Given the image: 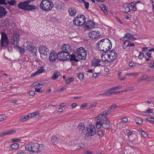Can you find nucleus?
Listing matches in <instances>:
<instances>
[{
    "label": "nucleus",
    "mask_w": 154,
    "mask_h": 154,
    "mask_svg": "<svg viewBox=\"0 0 154 154\" xmlns=\"http://www.w3.org/2000/svg\"><path fill=\"white\" fill-rule=\"evenodd\" d=\"M117 107V106L116 104H113L111 105L109 109L106 110L107 112V114H109L112 111L115 109Z\"/></svg>",
    "instance_id": "nucleus-23"
},
{
    "label": "nucleus",
    "mask_w": 154,
    "mask_h": 154,
    "mask_svg": "<svg viewBox=\"0 0 154 154\" xmlns=\"http://www.w3.org/2000/svg\"><path fill=\"white\" fill-rule=\"evenodd\" d=\"M35 91L38 92L42 93L43 91V88L42 87H40L39 88H35Z\"/></svg>",
    "instance_id": "nucleus-50"
},
{
    "label": "nucleus",
    "mask_w": 154,
    "mask_h": 154,
    "mask_svg": "<svg viewBox=\"0 0 154 154\" xmlns=\"http://www.w3.org/2000/svg\"><path fill=\"white\" fill-rule=\"evenodd\" d=\"M65 6V4L63 3L61 4V5H58V8L60 9H64Z\"/></svg>",
    "instance_id": "nucleus-58"
},
{
    "label": "nucleus",
    "mask_w": 154,
    "mask_h": 154,
    "mask_svg": "<svg viewBox=\"0 0 154 154\" xmlns=\"http://www.w3.org/2000/svg\"><path fill=\"white\" fill-rule=\"evenodd\" d=\"M145 54H146V56H148L149 58L152 57V56H151V53H150L149 52H146L145 53Z\"/></svg>",
    "instance_id": "nucleus-61"
},
{
    "label": "nucleus",
    "mask_w": 154,
    "mask_h": 154,
    "mask_svg": "<svg viewBox=\"0 0 154 154\" xmlns=\"http://www.w3.org/2000/svg\"><path fill=\"white\" fill-rule=\"evenodd\" d=\"M56 102L55 101H51L50 103V105L52 106H55L56 104Z\"/></svg>",
    "instance_id": "nucleus-64"
},
{
    "label": "nucleus",
    "mask_w": 154,
    "mask_h": 154,
    "mask_svg": "<svg viewBox=\"0 0 154 154\" xmlns=\"http://www.w3.org/2000/svg\"><path fill=\"white\" fill-rule=\"evenodd\" d=\"M146 120L149 121L150 123H152L154 121V118L150 116H148Z\"/></svg>",
    "instance_id": "nucleus-44"
},
{
    "label": "nucleus",
    "mask_w": 154,
    "mask_h": 154,
    "mask_svg": "<svg viewBox=\"0 0 154 154\" xmlns=\"http://www.w3.org/2000/svg\"><path fill=\"white\" fill-rule=\"evenodd\" d=\"M7 118V116L4 115H0V122L5 120Z\"/></svg>",
    "instance_id": "nucleus-47"
},
{
    "label": "nucleus",
    "mask_w": 154,
    "mask_h": 154,
    "mask_svg": "<svg viewBox=\"0 0 154 154\" xmlns=\"http://www.w3.org/2000/svg\"><path fill=\"white\" fill-rule=\"evenodd\" d=\"M14 48H17L21 55L23 54L25 52V49L24 48L22 47H20L18 45H16L14 46Z\"/></svg>",
    "instance_id": "nucleus-25"
},
{
    "label": "nucleus",
    "mask_w": 154,
    "mask_h": 154,
    "mask_svg": "<svg viewBox=\"0 0 154 154\" xmlns=\"http://www.w3.org/2000/svg\"><path fill=\"white\" fill-rule=\"evenodd\" d=\"M85 127L84 124L81 123L79 124L78 126V131L79 132H80L82 134L83 132L84 133V131H85Z\"/></svg>",
    "instance_id": "nucleus-19"
},
{
    "label": "nucleus",
    "mask_w": 154,
    "mask_h": 154,
    "mask_svg": "<svg viewBox=\"0 0 154 154\" xmlns=\"http://www.w3.org/2000/svg\"><path fill=\"white\" fill-rule=\"evenodd\" d=\"M97 133L98 136L101 137H102L103 136V132L100 130H98L97 132Z\"/></svg>",
    "instance_id": "nucleus-49"
},
{
    "label": "nucleus",
    "mask_w": 154,
    "mask_h": 154,
    "mask_svg": "<svg viewBox=\"0 0 154 154\" xmlns=\"http://www.w3.org/2000/svg\"><path fill=\"white\" fill-rule=\"evenodd\" d=\"M76 51L77 55H79V53L81 54V53H82L84 52H86V51H85L83 48L81 47L77 49Z\"/></svg>",
    "instance_id": "nucleus-32"
},
{
    "label": "nucleus",
    "mask_w": 154,
    "mask_h": 154,
    "mask_svg": "<svg viewBox=\"0 0 154 154\" xmlns=\"http://www.w3.org/2000/svg\"><path fill=\"white\" fill-rule=\"evenodd\" d=\"M86 135L89 136H93L96 133V130L95 127L93 125H89L87 129L85 130Z\"/></svg>",
    "instance_id": "nucleus-8"
},
{
    "label": "nucleus",
    "mask_w": 154,
    "mask_h": 154,
    "mask_svg": "<svg viewBox=\"0 0 154 154\" xmlns=\"http://www.w3.org/2000/svg\"><path fill=\"white\" fill-rule=\"evenodd\" d=\"M141 134L142 136L144 138H146L147 137V133L143 131H141Z\"/></svg>",
    "instance_id": "nucleus-53"
},
{
    "label": "nucleus",
    "mask_w": 154,
    "mask_h": 154,
    "mask_svg": "<svg viewBox=\"0 0 154 154\" xmlns=\"http://www.w3.org/2000/svg\"><path fill=\"white\" fill-rule=\"evenodd\" d=\"M135 122L137 124H141L143 122L142 119L139 117H137L135 119Z\"/></svg>",
    "instance_id": "nucleus-36"
},
{
    "label": "nucleus",
    "mask_w": 154,
    "mask_h": 154,
    "mask_svg": "<svg viewBox=\"0 0 154 154\" xmlns=\"http://www.w3.org/2000/svg\"><path fill=\"white\" fill-rule=\"evenodd\" d=\"M130 11V9L128 6H123L122 8V11L123 12L128 13Z\"/></svg>",
    "instance_id": "nucleus-35"
},
{
    "label": "nucleus",
    "mask_w": 154,
    "mask_h": 154,
    "mask_svg": "<svg viewBox=\"0 0 154 154\" xmlns=\"http://www.w3.org/2000/svg\"><path fill=\"white\" fill-rule=\"evenodd\" d=\"M144 57V54L143 53H140L138 56V58L141 60H142L143 58Z\"/></svg>",
    "instance_id": "nucleus-59"
},
{
    "label": "nucleus",
    "mask_w": 154,
    "mask_h": 154,
    "mask_svg": "<svg viewBox=\"0 0 154 154\" xmlns=\"http://www.w3.org/2000/svg\"><path fill=\"white\" fill-rule=\"evenodd\" d=\"M70 60L71 62L72 61H75L76 62H78L79 61V60L76 59V55L74 54L69 55Z\"/></svg>",
    "instance_id": "nucleus-29"
},
{
    "label": "nucleus",
    "mask_w": 154,
    "mask_h": 154,
    "mask_svg": "<svg viewBox=\"0 0 154 154\" xmlns=\"http://www.w3.org/2000/svg\"><path fill=\"white\" fill-rule=\"evenodd\" d=\"M61 49L62 51H64V52L68 53H69V52L71 50L70 45L67 44L64 45L61 47Z\"/></svg>",
    "instance_id": "nucleus-16"
},
{
    "label": "nucleus",
    "mask_w": 154,
    "mask_h": 154,
    "mask_svg": "<svg viewBox=\"0 0 154 154\" xmlns=\"http://www.w3.org/2000/svg\"><path fill=\"white\" fill-rule=\"evenodd\" d=\"M58 78V71L55 70L52 75L51 77V79L53 80H55Z\"/></svg>",
    "instance_id": "nucleus-30"
},
{
    "label": "nucleus",
    "mask_w": 154,
    "mask_h": 154,
    "mask_svg": "<svg viewBox=\"0 0 154 154\" xmlns=\"http://www.w3.org/2000/svg\"><path fill=\"white\" fill-rule=\"evenodd\" d=\"M13 67L15 70L16 71L19 70L21 68V65L20 63L17 62L14 63L13 64Z\"/></svg>",
    "instance_id": "nucleus-24"
},
{
    "label": "nucleus",
    "mask_w": 154,
    "mask_h": 154,
    "mask_svg": "<svg viewBox=\"0 0 154 154\" xmlns=\"http://www.w3.org/2000/svg\"><path fill=\"white\" fill-rule=\"evenodd\" d=\"M6 0H0V5H7V3L6 2Z\"/></svg>",
    "instance_id": "nucleus-56"
},
{
    "label": "nucleus",
    "mask_w": 154,
    "mask_h": 154,
    "mask_svg": "<svg viewBox=\"0 0 154 154\" xmlns=\"http://www.w3.org/2000/svg\"><path fill=\"white\" fill-rule=\"evenodd\" d=\"M54 6L51 0H42L40 4V8L44 11L48 12L51 11Z\"/></svg>",
    "instance_id": "nucleus-2"
},
{
    "label": "nucleus",
    "mask_w": 154,
    "mask_h": 154,
    "mask_svg": "<svg viewBox=\"0 0 154 154\" xmlns=\"http://www.w3.org/2000/svg\"><path fill=\"white\" fill-rule=\"evenodd\" d=\"M7 13L6 9L2 6H0V18L5 17Z\"/></svg>",
    "instance_id": "nucleus-15"
},
{
    "label": "nucleus",
    "mask_w": 154,
    "mask_h": 154,
    "mask_svg": "<svg viewBox=\"0 0 154 154\" xmlns=\"http://www.w3.org/2000/svg\"><path fill=\"white\" fill-rule=\"evenodd\" d=\"M107 112L106 111L102 112L101 113L98 115V118L99 119H100L102 118H103V119L106 118V115H108L107 114Z\"/></svg>",
    "instance_id": "nucleus-26"
},
{
    "label": "nucleus",
    "mask_w": 154,
    "mask_h": 154,
    "mask_svg": "<svg viewBox=\"0 0 154 154\" xmlns=\"http://www.w3.org/2000/svg\"><path fill=\"white\" fill-rule=\"evenodd\" d=\"M74 78L73 77H70L67 79L66 81V84H69L72 82L74 80Z\"/></svg>",
    "instance_id": "nucleus-42"
},
{
    "label": "nucleus",
    "mask_w": 154,
    "mask_h": 154,
    "mask_svg": "<svg viewBox=\"0 0 154 154\" xmlns=\"http://www.w3.org/2000/svg\"><path fill=\"white\" fill-rule=\"evenodd\" d=\"M26 50L31 51L32 53L35 54L37 52L36 48L35 47L32 46L30 44L27 45Z\"/></svg>",
    "instance_id": "nucleus-17"
},
{
    "label": "nucleus",
    "mask_w": 154,
    "mask_h": 154,
    "mask_svg": "<svg viewBox=\"0 0 154 154\" xmlns=\"http://www.w3.org/2000/svg\"><path fill=\"white\" fill-rule=\"evenodd\" d=\"M51 141L52 143L55 145H56L58 143V139L57 137L54 136L52 137Z\"/></svg>",
    "instance_id": "nucleus-33"
},
{
    "label": "nucleus",
    "mask_w": 154,
    "mask_h": 154,
    "mask_svg": "<svg viewBox=\"0 0 154 154\" xmlns=\"http://www.w3.org/2000/svg\"><path fill=\"white\" fill-rule=\"evenodd\" d=\"M57 58L58 54H57L54 51H53L51 52L49 57V60L50 61H54Z\"/></svg>",
    "instance_id": "nucleus-13"
},
{
    "label": "nucleus",
    "mask_w": 154,
    "mask_h": 154,
    "mask_svg": "<svg viewBox=\"0 0 154 154\" xmlns=\"http://www.w3.org/2000/svg\"><path fill=\"white\" fill-rule=\"evenodd\" d=\"M30 95L32 96H34L35 94V91L33 90H31L29 92V93Z\"/></svg>",
    "instance_id": "nucleus-60"
},
{
    "label": "nucleus",
    "mask_w": 154,
    "mask_h": 154,
    "mask_svg": "<svg viewBox=\"0 0 154 154\" xmlns=\"http://www.w3.org/2000/svg\"><path fill=\"white\" fill-rule=\"evenodd\" d=\"M86 24L87 26V28L88 27H90L94 28L95 26V24L91 20L88 21Z\"/></svg>",
    "instance_id": "nucleus-28"
},
{
    "label": "nucleus",
    "mask_w": 154,
    "mask_h": 154,
    "mask_svg": "<svg viewBox=\"0 0 154 154\" xmlns=\"http://www.w3.org/2000/svg\"><path fill=\"white\" fill-rule=\"evenodd\" d=\"M39 114V112L38 111L33 112L32 113H30L29 116H30V117H32L34 116L37 115Z\"/></svg>",
    "instance_id": "nucleus-52"
},
{
    "label": "nucleus",
    "mask_w": 154,
    "mask_h": 154,
    "mask_svg": "<svg viewBox=\"0 0 154 154\" xmlns=\"http://www.w3.org/2000/svg\"><path fill=\"white\" fill-rule=\"evenodd\" d=\"M101 9L103 12L104 14L105 15H107L108 14V12H107V10H106V6L105 5H103V4H102L100 5V6Z\"/></svg>",
    "instance_id": "nucleus-31"
},
{
    "label": "nucleus",
    "mask_w": 154,
    "mask_h": 154,
    "mask_svg": "<svg viewBox=\"0 0 154 154\" xmlns=\"http://www.w3.org/2000/svg\"><path fill=\"white\" fill-rule=\"evenodd\" d=\"M102 127L106 130L108 129L110 126V121L107 118L101 119Z\"/></svg>",
    "instance_id": "nucleus-9"
},
{
    "label": "nucleus",
    "mask_w": 154,
    "mask_h": 154,
    "mask_svg": "<svg viewBox=\"0 0 154 154\" xmlns=\"http://www.w3.org/2000/svg\"><path fill=\"white\" fill-rule=\"evenodd\" d=\"M19 146V144L17 143H15L12 144L11 147L12 149L15 150L17 149Z\"/></svg>",
    "instance_id": "nucleus-34"
},
{
    "label": "nucleus",
    "mask_w": 154,
    "mask_h": 154,
    "mask_svg": "<svg viewBox=\"0 0 154 154\" xmlns=\"http://www.w3.org/2000/svg\"><path fill=\"white\" fill-rule=\"evenodd\" d=\"M39 144L37 143H30L25 146V149L32 153L40 152L41 150L39 149Z\"/></svg>",
    "instance_id": "nucleus-3"
},
{
    "label": "nucleus",
    "mask_w": 154,
    "mask_h": 154,
    "mask_svg": "<svg viewBox=\"0 0 154 154\" xmlns=\"http://www.w3.org/2000/svg\"><path fill=\"white\" fill-rule=\"evenodd\" d=\"M134 89V87H129L127 88V89L125 90H124L121 91V92L122 93H123L125 92H128L131 91L133 90Z\"/></svg>",
    "instance_id": "nucleus-39"
},
{
    "label": "nucleus",
    "mask_w": 154,
    "mask_h": 154,
    "mask_svg": "<svg viewBox=\"0 0 154 154\" xmlns=\"http://www.w3.org/2000/svg\"><path fill=\"white\" fill-rule=\"evenodd\" d=\"M77 10L74 8H69L68 12L69 13V15L71 16H75L76 15L77 13Z\"/></svg>",
    "instance_id": "nucleus-21"
},
{
    "label": "nucleus",
    "mask_w": 154,
    "mask_h": 154,
    "mask_svg": "<svg viewBox=\"0 0 154 154\" xmlns=\"http://www.w3.org/2000/svg\"><path fill=\"white\" fill-rule=\"evenodd\" d=\"M87 52L86 51L82 53H81L79 55H77V57L79 58L80 59H82L83 60H85L86 59L87 57Z\"/></svg>",
    "instance_id": "nucleus-20"
},
{
    "label": "nucleus",
    "mask_w": 154,
    "mask_h": 154,
    "mask_svg": "<svg viewBox=\"0 0 154 154\" xmlns=\"http://www.w3.org/2000/svg\"><path fill=\"white\" fill-rule=\"evenodd\" d=\"M97 48L99 50L107 51L112 47L111 42L109 39L105 38L99 41L96 44Z\"/></svg>",
    "instance_id": "nucleus-1"
},
{
    "label": "nucleus",
    "mask_w": 154,
    "mask_h": 154,
    "mask_svg": "<svg viewBox=\"0 0 154 154\" xmlns=\"http://www.w3.org/2000/svg\"><path fill=\"white\" fill-rule=\"evenodd\" d=\"M48 51V49L45 45H40L39 48V51L40 54H42L43 55H47Z\"/></svg>",
    "instance_id": "nucleus-10"
},
{
    "label": "nucleus",
    "mask_w": 154,
    "mask_h": 154,
    "mask_svg": "<svg viewBox=\"0 0 154 154\" xmlns=\"http://www.w3.org/2000/svg\"><path fill=\"white\" fill-rule=\"evenodd\" d=\"M97 103L95 102L93 103H88V105L89 106V108L91 107H94L96 106V104Z\"/></svg>",
    "instance_id": "nucleus-48"
},
{
    "label": "nucleus",
    "mask_w": 154,
    "mask_h": 154,
    "mask_svg": "<svg viewBox=\"0 0 154 154\" xmlns=\"http://www.w3.org/2000/svg\"><path fill=\"white\" fill-rule=\"evenodd\" d=\"M85 6V8L88 9L89 8V3L88 2H84Z\"/></svg>",
    "instance_id": "nucleus-57"
},
{
    "label": "nucleus",
    "mask_w": 154,
    "mask_h": 154,
    "mask_svg": "<svg viewBox=\"0 0 154 154\" xmlns=\"http://www.w3.org/2000/svg\"><path fill=\"white\" fill-rule=\"evenodd\" d=\"M17 2V1L15 0H11L10 1L8 0L7 3V4H8L11 6H13L16 4V3Z\"/></svg>",
    "instance_id": "nucleus-38"
},
{
    "label": "nucleus",
    "mask_w": 154,
    "mask_h": 154,
    "mask_svg": "<svg viewBox=\"0 0 154 154\" xmlns=\"http://www.w3.org/2000/svg\"><path fill=\"white\" fill-rule=\"evenodd\" d=\"M148 79L149 81H154V76H152L149 77Z\"/></svg>",
    "instance_id": "nucleus-63"
},
{
    "label": "nucleus",
    "mask_w": 154,
    "mask_h": 154,
    "mask_svg": "<svg viewBox=\"0 0 154 154\" xmlns=\"http://www.w3.org/2000/svg\"><path fill=\"white\" fill-rule=\"evenodd\" d=\"M16 132V131L14 130L7 131L5 132H2L0 133V138L3 136L8 134H11L14 133Z\"/></svg>",
    "instance_id": "nucleus-18"
},
{
    "label": "nucleus",
    "mask_w": 154,
    "mask_h": 154,
    "mask_svg": "<svg viewBox=\"0 0 154 154\" xmlns=\"http://www.w3.org/2000/svg\"><path fill=\"white\" fill-rule=\"evenodd\" d=\"M78 77L81 80H82L84 76V75L83 73H80L78 75Z\"/></svg>",
    "instance_id": "nucleus-51"
},
{
    "label": "nucleus",
    "mask_w": 154,
    "mask_h": 154,
    "mask_svg": "<svg viewBox=\"0 0 154 154\" xmlns=\"http://www.w3.org/2000/svg\"><path fill=\"white\" fill-rule=\"evenodd\" d=\"M125 37L127 38L126 40H131L134 41L136 40V38L133 36V35L130 34L129 33H126L125 35Z\"/></svg>",
    "instance_id": "nucleus-22"
},
{
    "label": "nucleus",
    "mask_w": 154,
    "mask_h": 154,
    "mask_svg": "<svg viewBox=\"0 0 154 154\" xmlns=\"http://www.w3.org/2000/svg\"><path fill=\"white\" fill-rule=\"evenodd\" d=\"M110 54L111 56V58H110V60L107 61L108 62H111V61H113L116 59L117 54L116 52H112V53H110Z\"/></svg>",
    "instance_id": "nucleus-27"
},
{
    "label": "nucleus",
    "mask_w": 154,
    "mask_h": 154,
    "mask_svg": "<svg viewBox=\"0 0 154 154\" xmlns=\"http://www.w3.org/2000/svg\"><path fill=\"white\" fill-rule=\"evenodd\" d=\"M134 44L133 42L128 40H126L122 44V48L124 49H126L127 48L134 46Z\"/></svg>",
    "instance_id": "nucleus-11"
},
{
    "label": "nucleus",
    "mask_w": 154,
    "mask_h": 154,
    "mask_svg": "<svg viewBox=\"0 0 154 154\" xmlns=\"http://www.w3.org/2000/svg\"><path fill=\"white\" fill-rule=\"evenodd\" d=\"M1 45L3 47H7L9 44V41L7 35L4 32H1Z\"/></svg>",
    "instance_id": "nucleus-6"
},
{
    "label": "nucleus",
    "mask_w": 154,
    "mask_h": 154,
    "mask_svg": "<svg viewBox=\"0 0 154 154\" xmlns=\"http://www.w3.org/2000/svg\"><path fill=\"white\" fill-rule=\"evenodd\" d=\"M104 94L107 96H109L110 95L113 94L112 92H110V91H109L108 89V91H106L104 93Z\"/></svg>",
    "instance_id": "nucleus-55"
},
{
    "label": "nucleus",
    "mask_w": 154,
    "mask_h": 154,
    "mask_svg": "<svg viewBox=\"0 0 154 154\" xmlns=\"http://www.w3.org/2000/svg\"><path fill=\"white\" fill-rule=\"evenodd\" d=\"M149 66L154 71V60L149 63Z\"/></svg>",
    "instance_id": "nucleus-46"
},
{
    "label": "nucleus",
    "mask_w": 154,
    "mask_h": 154,
    "mask_svg": "<svg viewBox=\"0 0 154 154\" xmlns=\"http://www.w3.org/2000/svg\"><path fill=\"white\" fill-rule=\"evenodd\" d=\"M29 117V115H25V116H23L20 118V121H22L23 122L27 120Z\"/></svg>",
    "instance_id": "nucleus-37"
},
{
    "label": "nucleus",
    "mask_w": 154,
    "mask_h": 154,
    "mask_svg": "<svg viewBox=\"0 0 154 154\" xmlns=\"http://www.w3.org/2000/svg\"><path fill=\"white\" fill-rule=\"evenodd\" d=\"M44 71V70L43 69V67H40V69H38L36 72L38 74L42 73Z\"/></svg>",
    "instance_id": "nucleus-54"
},
{
    "label": "nucleus",
    "mask_w": 154,
    "mask_h": 154,
    "mask_svg": "<svg viewBox=\"0 0 154 154\" xmlns=\"http://www.w3.org/2000/svg\"><path fill=\"white\" fill-rule=\"evenodd\" d=\"M4 23L6 27H8L10 25V22L8 19H6L4 20Z\"/></svg>",
    "instance_id": "nucleus-41"
},
{
    "label": "nucleus",
    "mask_w": 154,
    "mask_h": 154,
    "mask_svg": "<svg viewBox=\"0 0 154 154\" xmlns=\"http://www.w3.org/2000/svg\"><path fill=\"white\" fill-rule=\"evenodd\" d=\"M13 42H12L13 45H17L18 44L19 40V36L18 34H16L13 36Z\"/></svg>",
    "instance_id": "nucleus-14"
},
{
    "label": "nucleus",
    "mask_w": 154,
    "mask_h": 154,
    "mask_svg": "<svg viewBox=\"0 0 154 154\" xmlns=\"http://www.w3.org/2000/svg\"><path fill=\"white\" fill-rule=\"evenodd\" d=\"M89 35H91L92 39H95L100 38L101 35L100 32L96 31H92L89 33Z\"/></svg>",
    "instance_id": "nucleus-12"
},
{
    "label": "nucleus",
    "mask_w": 154,
    "mask_h": 154,
    "mask_svg": "<svg viewBox=\"0 0 154 154\" xmlns=\"http://www.w3.org/2000/svg\"><path fill=\"white\" fill-rule=\"evenodd\" d=\"M91 65L92 66H101L100 64H98L97 63V62L96 61V60H94L91 62Z\"/></svg>",
    "instance_id": "nucleus-45"
},
{
    "label": "nucleus",
    "mask_w": 154,
    "mask_h": 154,
    "mask_svg": "<svg viewBox=\"0 0 154 154\" xmlns=\"http://www.w3.org/2000/svg\"><path fill=\"white\" fill-rule=\"evenodd\" d=\"M70 59L69 54L64 52V51L58 52V60L61 61L68 60Z\"/></svg>",
    "instance_id": "nucleus-7"
},
{
    "label": "nucleus",
    "mask_w": 154,
    "mask_h": 154,
    "mask_svg": "<svg viewBox=\"0 0 154 154\" xmlns=\"http://www.w3.org/2000/svg\"><path fill=\"white\" fill-rule=\"evenodd\" d=\"M125 75L127 76H131L135 77L137 76L138 75V74L137 72L131 73H126Z\"/></svg>",
    "instance_id": "nucleus-43"
},
{
    "label": "nucleus",
    "mask_w": 154,
    "mask_h": 154,
    "mask_svg": "<svg viewBox=\"0 0 154 154\" xmlns=\"http://www.w3.org/2000/svg\"><path fill=\"white\" fill-rule=\"evenodd\" d=\"M85 22V17L83 15H78L74 18L73 23L78 26H81Z\"/></svg>",
    "instance_id": "nucleus-5"
},
{
    "label": "nucleus",
    "mask_w": 154,
    "mask_h": 154,
    "mask_svg": "<svg viewBox=\"0 0 154 154\" xmlns=\"http://www.w3.org/2000/svg\"><path fill=\"white\" fill-rule=\"evenodd\" d=\"M20 9L25 11H30L36 9V7L33 5H29L26 1L20 2L18 5Z\"/></svg>",
    "instance_id": "nucleus-4"
},
{
    "label": "nucleus",
    "mask_w": 154,
    "mask_h": 154,
    "mask_svg": "<svg viewBox=\"0 0 154 154\" xmlns=\"http://www.w3.org/2000/svg\"><path fill=\"white\" fill-rule=\"evenodd\" d=\"M96 127L97 129H100L102 126V123L101 120L99 122H96Z\"/></svg>",
    "instance_id": "nucleus-40"
},
{
    "label": "nucleus",
    "mask_w": 154,
    "mask_h": 154,
    "mask_svg": "<svg viewBox=\"0 0 154 154\" xmlns=\"http://www.w3.org/2000/svg\"><path fill=\"white\" fill-rule=\"evenodd\" d=\"M122 87V85H119L115 87H114L115 90H118L119 89H121Z\"/></svg>",
    "instance_id": "nucleus-62"
}]
</instances>
